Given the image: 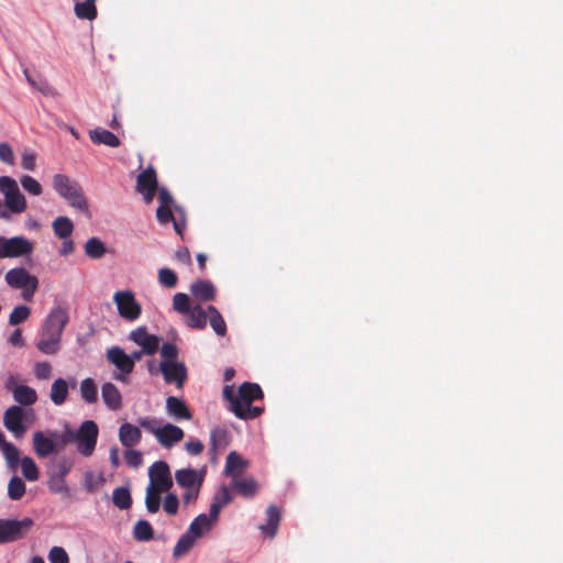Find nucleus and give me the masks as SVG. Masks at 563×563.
<instances>
[{"instance_id":"nucleus-58","label":"nucleus","mask_w":563,"mask_h":563,"mask_svg":"<svg viewBox=\"0 0 563 563\" xmlns=\"http://www.w3.org/2000/svg\"><path fill=\"white\" fill-rule=\"evenodd\" d=\"M222 505L214 499V501L210 506L209 515H207V519L210 525L213 527L219 519L220 511L222 509Z\"/></svg>"},{"instance_id":"nucleus-33","label":"nucleus","mask_w":563,"mask_h":563,"mask_svg":"<svg viewBox=\"0 0 563 563\" xmlns=\"http://www.w3.org/2000/svg\"><path fill=\"white\" fill-rule=\"evenodd\" d=\"M230 443V434L225 428L214 427L210 432L211 450L224 449Z\"/></svg>"},{"instance_id":"nucleus-41","label":"nucleus","mask_w":563,"mask_h":563,"mask_svg":"<svg viewBox=\"0 0 563 563\" xmlns=\"http://www.w3.org/2000/svg\"><path fill=\"white\" fill-rule=\"evenodd\" d=\"M21 468H22L23 476L27 481L35 482V481L38 479L40 472H38V468H37L35 462H34V460L32 457L24 456L21 460Z\"/></svg>"},{"instance_id":"nucleus-23","label":"nucleus","mask_w":563,"mask_h":563,"mask_svg":"<svg viewBox=\"0 0 563 563\" xmlns=\"http://www.w3.org/2000/svg\"><path fill=\"white\" fill-rule=\"evenodd\" d=\"M101 396L109 409L115 411L122 407V397L114 384L104 383L101 387Z\"/></svg>"},{"instance_id":"nucleus-60","label":"nucleus","mask_w":563,"mask_h":563,"mask_svg":"<svg viewBox=\"0 0 563 563\" xmlns=\"http://www.w3.org/2000/svg\"><path fill=\"white\" fill-rule=\"evenodd\" d=\"M158 201L159 206L172 207L174 199L169 191L166 188L162 187L158 190Z\"/></svg>"},{"instance_id":"nucleus-11","label":"nucleus","mask_w":563,"mask_h":563,"mask_svg":"<svg viewBox=\"0 0 563 563\" xmlns=\"http://www.w3.org/2000/svg\"><path fill=\"white\" fill-rule=\"evenodd\" d=\"M107 360L109 363L113 364L119 373L113 374V378L122 382H129V374H131L134 369L133 358L129 356L121 347L113 346L107 351Z\"/></svg>"},{"instance_id":"nucleus-46","label":"nucleus","mask_w":563,"mask_h":563,"mask_svg":"<svg viewBox=\"0 0 563 563\" xmlns=\"http://www.w3.org/2000/svg\"><path fill=\"white\" fill-rule=\"evenodd\" d=\"M48 487L53 493L68 494V486L63 475H52L48 479Z\"/></svg>"},{"instance_id":"nucleus-9","label":"nucleus","mask_w":563,"mask_h":563,"mask_svg":"<svg viewBox=\"0 0 563 563\" xmlns=\"http://www.w3.org/2000/svg\"><path fill=\"white\" fill-rule=\"evenodd\" d=\"M119 316L126 321H135L142 313V307L131 290H118L113 295Z\"/></svg>"},{"instance_id":"nucleus-36","label":"nucleus","mask_w":563,"mask_h":563,"mask_svg":"<svg viewBox=\"0 0 563 563\" xmlns=\"http://www.w3.org/2000/svg\"><path fill=\"white\" fill-rule=\"evenodd\" d=\"M133 537L135 540L145 542L154 537V530L147 520H139L133 528Z\"/></svg>"},{"instance_id":"nucleus-1","label":"nucleus","mask_w":563,"mask_h":563,"mask_svg":"<svg viewBox=\"0 0 563 563\" xmlns=\"http://www.w3.org/2000/svg\"><path fill=\"white\" fill-rule=\"evenodd\" d=\"M150 483L146 487L145 506L150 514H156L161 507V496L173 486V477L168 464L164 461L154 462L148 468Z\"/></svg>"},{"instance_id":"nucleus-44","label":"nucleus","mask_w":563,"mask_h":563,"mask_svg":"<svg viewBox=\"0 0 563 563\" xmlns=\"http://www.w3.org/2000/svg\"><path fill=\"white\" fill-rule=\"evenodd\" d=\"M158 282L167 288H174L177 285L178 277L173 269L164 267L158 271Z\"/></svg>"},{"instance_id":"nucleus-42","label":"nucleus","mask_w":563,"mask_h":563,"mask_svg":"<svg viewBox=\"0 0 563 563\" xmlns=\"http://www.w3.org/2000/svg\"><path fill=\"white\" fill-rule=\"evenodd\" d=\"M192 307L194 306L190 303V298L187 294L177 292L174 295L173 309L176 312L185 316L187 312H190Z\"/></svg>"},{"instance_id":"nucleus-52","label":"nucleus","mask_w":563,"mask_h":563,"mask_svg":"<svg viewBox=\"0 0 563 563\" xmlns=\"http://www.w3.org/2000/svg\"><path fill=\"white\" fill-rule=\"evenodd\" d=\"M34 374L38 379H48L52 375V366L48 362H37L34 365Z\"/></svg>"},{"instance_id":"nucleus-31","label":"nucleus","mask_w":563,"mask_h":563,"mask_svg":"<svg viewBox=\"0 0 563 563\" xmlns=\"http://www.w3.org/2000/svg\"><path fill=\"white\" fill-rule=\"evenodd\" d=\"M52 228L58 239H68L74 231V223L69 218L59 216L53 221Z\"/></svg>"},{"instance_id":"nucleus-47","label":"nucleus","mask_w":563,"mask_h":563,"mask_svg":"<svg viewBox=\"0 0 563 563\" xmlns=\"http://www.w3.org/2000/svg\"><path fill=\"white\" fill-rule=\"evenodd\" d=\"M51 563H69V556L64 548L53 547L48 552Z\"/></svg>"},{"instance_id":"nucleus-26","label":"nucleus","mask_w":563,"mask_h":563,"mask_svg":"<svg viewBox=\"0 0 563 563\" xmlns=\"http://www.w3.org/2000/svg\"><path fill=\"white\" fill-rule=\"evenodd\" d=\"M266 516L267 522L265 525H262L260 529L262 530L263 533L273 538L275 537L278 529L280 511L276 506L271 505L266 510Z\"/></svg>"},{"instance_id":"nucleus-35","label":"nucleus","mask_w":563,"mask_h":563,"mask_svg":"<svg viewBox=\"0 0 563 563\" xmlns=\"http://www.w3.org/2000/svg\"><path fill=\"white\" fill-rule=\"evenodd\" d=\"M196 539L186 531L177 541L173 550V556L179 559L187 554L195 545Z\"/></svg>"},{"instance_id":"nucleus-3","label":"nucleus","mask_w":563,"mask_h":563,"mask_svg":"<svg viewBox=\"0 0 563 563\" xmlns=\"http://www.w3.org/2000/svg\"><path fill=\"white\" fill-rule=\"evenodd\" d=\"M264 393L256 383L244 382L238 388L236 399L232 402V412L242 420H252L264 412V407L253 406V402L263 399Z\"/></svg>"},{"instance_id":"nucleus-51","label":"nucleus","mask_w":563,"mask_h":563,"mask_svg":"<svg viewBox=\"0 0 563 563\" xmlns=\"http://www.w3.org/2000/svg\"><path fill=\"white\" fill-rule=\"evenodd\" d=\"M124 460L130 467H139L143 462V456L140 451L126 450L124 453Z\"/></svg>"},{"instance_id":"nucleus-24","label":"nucleus","mask_w":563,"mask_h":563,"mask_svg":"<svg viewBox=\"0 0 563 563\" xmlns=\"http://www.w3.org/2000/svg\"><path fill=\"white\" fill-rule=\"evenodd\" d=\"M187 317L186 324L195 330H203L207 327L208 311L201 305H195L190 312L185 314Z\"/></svg>"},{"instance_id":"nucleus-54","label":"nucleus","mask_w":563,"mask_h":563,"mask_svg":"<svg viewBox=\"0 0 563 563\" xmlns=\"http://www.w3.org/2000/svg\"><path fill=\"white\" fill-rule=\"evenodd\" d=\"M156 217L162 224H167L175 218L172 212V207L165 206H158L156 210Z\"/></svg>"},{"instance_id":"nucleus-4","label":"nucleus","mask_w":563,"mask_h":563,"mask_svg":"<svg viewBox=\"0 0 563 563\" xmlns=\"http://www.w3.org/2000/svg\"><path fill=\"white\" fill-rule=\"evenodd\" d=\"M52 183L55 191L66 199L73 208L88 212V200L78 181L64 174H56Z\"/></svg>"},{"instance_id":"nucleus-39","label":"nucleus","mask_w":563,"mask_h":563,"mask_svg":"<svg viewBox=\"0 0 563 563\" xmlns=\"http://www.w3.org/2000/svg\"><path fill=\"white\" fill-rule=\"evenodd\" d=\"M80 395L88 404H93L98 399V389L92 378H85L80 384Z\"/></svg>"},{"instance_id":"nucleus-25","label":"nucleus","mask_w":563,"mask_h":563,"mask_svg":"<svg viewBox=\"0 0 563 563\" xmlns=\"http://www.w3.org/2000/svg\"><path fill=\"white\" fill-rule=\"evenodd\" d=\"M89 137L93 144H104L110 147H119L121 145V142L115 134L101 128L90 131Z\"/></svg>"},{"instance_id":"nucleus-63","label":"nucleus","mask_w":563,"mask_h":563,"mask_svg":"<svg viewBox=\"0 0 563 563\" xmlns=\"http://www.w3.org/2000/svg\"><path fill=\"white\" fill-rule=\"evenodd\" d=\"M175 257L177 261H179L186 265H191V256H190L189 250L187 247H183V249L178 250L175 254Z\"/></svg>"},{"instance_id":"nucleus-13","label":"nucleus","mask_w":563,"mask_h":563,"mask_svg":"<svg viewBox=\"0 0 563 563\" xmlns=\"http://www.w3.org/2000/svg\"><path fill=\"white\" fill-rule=\"evenodd\" d=\"M159 368L167 384H175L178 388L184 386L187 378V368L184 363L162 361Z\"/></svg>"},{"instance_id":"nucleus-15","label":"nucleus","mask_w":563,"mask_h":563,"mask_svg":"<svg viewBox=\"0 0 563 563\" xmlns=\"http://www.w3.org/2000/svg\"><path fill=\"white\" fill-rule=\"evenodd\" d=\"M184 437V430L172 423H166L162 429L156 430L158 443L166 449L173 448L176 443L180 442Z\"/></svg>"},{"instance_id":"nucleus-61","label":"nucleus","mask_w":563,"mask_h":563,"mask_svg":"<svg viewBox=\"0 0 563 563\" xmlns=\"http://www.w3.org/2000/svg\"><path fill=\"white\" fill-rule=\"evenodd\" d=\"M222 396L225 400L229 401V410L232 411V402L236 399V394L234 391L233 385H225L222 390Z\"/></svg>"},{"instance_id":"nucleus-32","label":"nucleus","mask_w":563,"mask_h":563,"mask_svg":"<svg viewBox=\"0 0 563 563\" xmlns=\"http://www.w3.org/2000/svg\"><path fill=\"white\" fill-rule=\"evenodd\" d=\"M211 529L212 526L207 519V515L200 514L191 521L187 531L197 540Z\"/></svg>"},{"instance_id":"nucleus-2","label":"nucleus","mask_w":563,"mask_h":563,"mask_svg":"<svg viewBox=\"0 0 563 563\" xmlns=\"http://www.w3.org/2000/svg\"><path fill=\"white\" fill-rule=\"evenodd\" d=\"M68 322V313L62 307L54 308L46 317L36 347L44 354L53 355L59 350L62 333Z\"/></svg>"},{"instance_id":"nucleus-28","label":"nucleus","mask_w":563,"mask_h":563,"mask_svg":"<svg viewBox=\"0 0 563 563\" xmlns=\"http://www.w3.org/2000/svg\"><path fill=\"white\" fill-rule=\"evenodd\" d=\"M157 189V177L155 169L150 166L137 175L136 190Z\"/></svg>"},{"instance_id":"nucleus-48","label":"nucleus","mask_w":563,"mask_h":563,"mask_svg":"<svg viewBox=\"0 0 563 563\" xmlns=\"http://www.w3.org/2000/svg\"><path fill=\"white\" fill-rule=\"evenodd\" d=\"M1 450H2V453H3L7 462L11 466H14L20 461V452H19L18 448L15 445H13L12 443L9 442Z\"/></svg>"},{"instance_id":"nucleus-62","label":"nucleus","mask_w":563,"mask_h":563,"mask_svg":"<svg viewBox=\"0 0 563 563\" xmlns=\"http://www.w3.org/2000/svg\"><path fill=\"white\" fill-rule=\"evenodd\" d=\"M20 377L16 376V375H9L5 379V383H4V387L8 391H10L11 394H13V390L15 388H19L21 385L19 384L20 383Z\"/></svg>"},{"instance_id":"nucleus-40","label":"nucleus","mask_w":563,"mask_h":563,"mask_svg":"<svg viewBox=\"0 0 563 563\" xmlns=\"http://www.w3.org/2000/svg\"><path fill=\"white\" fill-rule=\"evenodd\" d=\"M26 492L24 482L19 476H13L8 484V496L11 500H20Z\"/></svg>"},{"instance_id":"nucleus-16","label":"nucleus","mask_w":563,"mask_h":563,"mask_svg":"<svg viewBox=\"0 0 563 563\" xmlns=\"http://www.w3.org/2000/svg\"><path fill=\"white\" fill-rule=\"evenodd\" d=\"M176 483L183 488L201 487L203 477L196 470L181 468L175 472Z\"/></svg>"},{"instance_id":"nucleus-64","label":"nucleus","mask_w":563,"mask_h":563,"mask_svg":"<svg viewBox=\"0 0 563 563\" xmlns=\"http://www.w3.org/2000/svg\"><path fill=\"white\" fill-rule=\"evenodd\" d=\"M63 240H64V242H63L62 247L59 250V254L66 256V255H69V254H71L74 252L75 245H74L73 240H70L69 238L68 239H63Z\"/></svg>"},{"instance_id":"nucleus-53","label":"nucleus","mask_w":563,"mask_h":563,"mask_svg":"<svg viewBox=\"0 0 563 563\" xmlns=\"http://www.w3.org/2000/svg\"><path fill=\"white\" fill-rule=\"evenodd\" d=\"M0 161L8 164L13 165L14 164V153L12 147L3 142L0 143Z\"/></svg>"},{"instance_id":"nucleus-27","label":"nucleus","mask_w":563,"mask_h":563,"mask_svg":"<svg viewBox=\"0 0 563 563\" xmlns=\"http://www.w3.org/2000/svg\"><path fill=\"white\" fill-rule=\"evenodd\" d=\"M74 11L78 19L92 21L97 18L96 0H75Z\"/></svg>"},{"instance_id":"nucleus-50","label":"nucleus","mask_w":563,"mask_h":563,"mask_svg":"<svg viewBox=\"0 0 563 563\" xmlns=\"http://www.w3.org/2000/svg\"><path fill=\"white\" fill-rule=\"evenodd\" d=\"M161 355L164 361L175 362L178 357V347L174 343L165 342L161 347Z\"/></svg>"},{"instance_id":"nucleus-21","label":"nucleus","mask_w":563,"mask_h":563,"mask_svg":"<svg viewBox=\"0 0 563 563\" xmlns=\"http://www.w3.org/2000/svg\"><path fill=\"white\" fill-rule=\"evenodd\" d=\"M249 466V462L244 460L238 452L232 451L225 459L224 474L231 476H241L243 471Z\"/></svg>"},{"instance_id":"nucleus-6","label":"nucleus","mask_w":563,"mask_h":563,"mask_svg":"<svg viewBox=\"0 0 563 563\" xmlns=\"http://www.w3.org/2000/svg\"><path fill=\"white\" fill-rule=\"evenodd\" d=\"M4 279L13 289L22 290V298L26 301L32 300L38 287L36 276L29 273L24 267H14L5 273Z\"/></svg>"},{"instance_id":"nucleus-29","label":"nucleus","mask_w":563,"mask_h":563,"mask_svg":"<svg viewBox=\"0 0 563 563\" xmlns=\"http://www.w3.org/2000/svg\"><path fill=\"white\" fill-rule=\"evenodd\" d=\"M13 399L21 406H31L36 402L37 394L34 388L21 385L13 390Z\"/></svg>"},{"instance_id":"nucleus-38","label":"nucleus","mask_w":563,"mask_h":563,"mask_svg":"<svg viewBox=\"0 0 563 563\" xmlns=\"http://www.w3.org/2000/svg\"><path fill=\"white\" fill-rule=\"evenodd\" d=\"M113 504L121 510H126L132 506V497L129 488L118 487L112 494Z\"/></svg>"},{"instance_id":"nucleus-19","label":"nucleus","mask_w":563,"mask_h":563,"mask_svg":"<svg viewBox=\"0 0 563 563\" xmlns=\"http://www.w3.org/2000/svg\"><path fill=\"white\" fill-rule=\"evenodd\" d=\"M194 298L198 301H211L216 298L214 285L205 279H198L190 286Z\"/></svg>"},{"instance_id":"nucleus-43","label":"nucleus","mask_w":563,"mask_h":563,"mask_svg":"<svg viewBox=\"0 0 563 563\" xmlns=\"http://www.w3.org/2000/svg\"><path fill=\"white\" fill-rule=\"evenodd\" d=\"M30 314H31V310L27 306H23V305L18 306L10 313L9 323L11 325H18V324L24 322L25 320H27Z\"/></svg>"},{"instance_id":"nucleus-57","label":"nucleus","mask_w":563,"mask_h":563,"mask_svg":"<svg viewBox=\"0 0 563 563\" xmlns=\"http://www.w3.org/2000/svg\"><path fill=\"white\" fill-rule=\"evenodd\" d=\"M140 426L156 437V430L162 429L159 421L155 418H144L139 421Z\"/></svg>"},{"instance_id":"nucleus-22","label":"nucleus","mask_w":563,"mask_h":563,"mask_svg":"<svg viewBox=\"0 0 563 563\" xmlns=\"http://www.w3.org/2000/svg\"><path fill=\"white\" fill-rule=\"evenodd\" d=\"M142 439L141 430L131 423H123L119 428V440L125 448H132L140 443Z\"/></svg>"},{"instance_id":"nucleus-49","label":"nucleus","mask_w":563,"mask_h":563,"mask_svg":"<svg viewBox=\"0 0 563 563\" xmlns=\"http://www.w3.org/2000/svg\"><path fill=\"white\" fill-rule=\"evenodd\" d=\"M179 507V500L178 497L175 494H167L164 503L163 508L169 516H175L178 511Z\"/></svg>"},{"instance_id":"nucleus-55","label":"nucleus","mask_w":563,"mask_h":563,"mask_svg":"<svg viewBox=\"0 0 563 563\" xmlns=\"http://www.w3.org/2000/svg\"><path fill=\"white\" fill-rule=\"evenodd\" d=\"M231 489H232L231 486L230 487H227L224 485L221 486V488L217 493L214 499L218 500L224 507L225 505L231 503L232 499H233L232 494H231Z\"/></svg>"},{"instance_id":"nucleus-7","label":"nucleus","mask_w":563,"mask_h":563,"mask_svg":"<svg viewBox=\"0 0 563 563\" xmlns=\"http://www.w3.org/2000/svg\"><path fill=\"white\" fill-rule=\"evenodd\" d=\"M33 526L34 521L29 517L21 520L0 519V545L22 540L27 536Z\"/></svg>"},{"instance_id":"nucleus-18","label":"nucleus","mask_w":563,"mask_h":563,"mask_svg":"<svg viewBox=\"0 0 563 563\" xmlns=\"http://www.w3.org/2000/svg\"><path fill=\"white\" fill-rule=\"evenodd\" d=\"M33 448L38 457H46L57 452V444L51 438L45 437L42 431L34 432Z\"/></svg>"},{"instance_id":"nucleus-59","label":"nucleus","mask_w":563,"mask_h":563,"mask_svg":"<svg viewBox=\"0 0 563 563\" xmlns=\"http://www.w3.org/2000/svg\"><path fill=\"white\" fill-rule=\"evenodd\" d=\"M185 449L190 455H199L203 451V444L199 440H191L185 443Z\"/></svg>"},{"instance_id":"nucleus-37","label":"nucleus","mask_w":563,"mask_h":563,"mask_svg":"<svg viewBox=\"0 0 563 563\" xmlns=\"http://www.w3.org/2000/svg\"><path fill=\"white\" fill-rule=\"evenodd\" d=\"M85 254L93 260L101 258L106 254L104 243L98 238H90L85 244Z\"/></svg>"},{"instance_id":"nucleus-10","label":"nucleus","mask_w":563,"mask_h":563,"mask_svg":"<svg viewBox=\"0 0 563 563\" xmlns=\"http://www.w3.org/2000/svg\"><path fill=\"white\" fill-rule=\"evenodd\" d=\"M0 247L3 258H18L30 256L34 251V243L24 236H0Z\"/></svg>"},{"instance_id":"nucleus-12","label":"nucleus","mask_w":563,"mask_h":563,"mask_svg":"<svg viewBox=\"0 0 563 563\" xmlns=\"http://www.w3.org/2000/svg\"><path fill=\"white\" fill-rule=\"evenodd\" d=\"M24 410L20 406L9 407L3 415V424L16 439L23 438L26 427L23 424Z\"/></svg>"},{"instance_id":"nucleus-56","label":"nucleus","mask_w":563,"mask_h":563,"mask_svg":"<svg viewBox=\"0 0 563 563\" xmlns=\"http://www.w3.org/2000/svg\"><path fill=\"white\" fill-rule=\"evenodd\" d=\"M36 157L31 152H25L21 156V166L25 170H34L36 167Z\"/></svg>"},{"instance_id":"nucleus-14","label":"nucleus","mask_w":563,"mask_h":563,"mask_svg":"<svg viewBox=\"0 0 563 563\" xmlns=\"http://www.w3.org/2000/svg\"><path fill=\"white\" fill-rule=\"evenodd\" d=\"M130 339L140 345L146 355H153L159 347V339L154 334L147 333L145 328H137L130 333Z\"/></svg>"},{"instance_id":"nucleus-20","label":"nucleus","mask_w":563,"mask_h":563,"mask_svg":"<svg viewBox=\"0 0 563 563\" xmlns=\"http://www.w3.org/2000/svg\"><path fill=\"white\" fill-rule=\"evenodd\" d=\"M231 488L245 498H251L258 492V485L252 477L234 476L231 482Z\"/></svg>"},{"instance_id":"nucleus-8","label":"nucleus","mask_w":563,"mask_h":563,"mask_svg":"<svg viewBox=\"0 0 563 563\" xmlns=\"http://www.w3.org/2000/svg\"><path fill=\"white\" fill-rule=\"evenodd\" d=\"M0 191L4 196L7 208L13 213H22L27 205L25 197L21 194L18 183L10 176L0 177Z\"/></svg>"},{"instance_id":"nucleus-5","label":"nucleus","mask_w":563,"mask_h":563,"mask_svg":"<svg viewBox=\"0 0 563 563\" xmlns=\"http://www.w3.org/2000/svg\"><path fill=\"white\" fill-rule=\"evenodd\" d=\"M99 428L92 420L84 421L77 431L67 430L64 442L77 443V450L84 456H90L97 444Z\"/></svg>"},{"instance_id":"nucleus-34","label":"nucleus","mask_w":563,"mask_h":563,"mask_svg":"<svg viewBox=\"0 0 563 563\" xmlns=\"http://www.w3.org/2000/svg\"><path fill=\"white\" fill-rule=\"evenodd\" d=\"M207 311L210 317L209 321L213 331L219 336H224L227 334V323L219 310L214 306H208Z\"/></svg>"},{"instance_id":"nucleus-17","label":"nucleus","mask_w":563,"mask_h":563,"mask_svg":"<svg viewBox=\"0 0 563 563\" xmlns=\"http://www.w3.org/2000/svg\"><path fill=\"white\" fill-rule=\"evenodd\" d=\"M166 410L175 420H190L192 415L186 402L175 396H169L166 399Z\"/></svg>"},{"instance_id":"nucleus-45","label":"nucleus","mask_w":563,"mask_h":563,"mask_svg":"<svg viewBox=\"0 0 563 563\" xmlns=\"http://www.w3.org/2000/svg\"><path fill=\"white\" fill-rule=\"evenodd\" d=\"M20 181L23 189L31 195L40 196L43 191L41 184L32 176L25 175L21 178Z\"/></svg>"},{"instance_id":"nucleus-30","label":"nucleus","mask_w":563,"mask_h":563,"mask_svg":"<svg viewBox=\"0 0 563 563\" xmlns=\"http://www.w3.org/2000/svg\"><path fill=\"white\" fill-rule=\"evenodd\" d=\"M68 396V385L64 378H57L54 380L51 387V400L56 406L63 405Z\"/></svg>"}]
</instances>
